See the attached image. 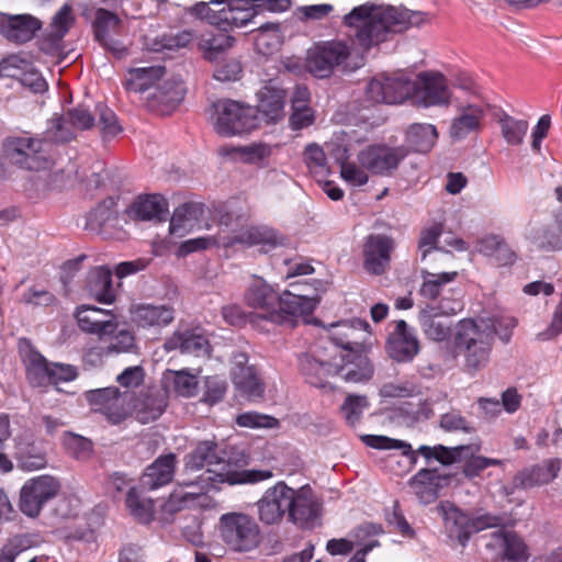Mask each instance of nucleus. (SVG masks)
Instances as JSON below:
<instances>
[{"label":"nucleus","instance_id":"1","mask_svg":"<svg viewBox=\"0 0 562 562\" xmlns=\"http://www.w3.org/2000/svg\"><path fill=\"white\" fill-rule=\"evenodd\" d=\"M244 300L249 307L256 310L249 316L250 324L265 331H270V327L276 325L294 326L299 317L312 314L319 302L316 296L295 288L279 294L263 278L257 276H252L248 283Z\"/></svg>","mask_w":562,"mask_h":562},{"label":"nucleus","instance_id":"2","mask_svg":"<svg viewBox=\"0 0 562 562\" xmlns=\"http://www.w3.org/2000/svg\"><path fill=\"white\" fill-rule=\"evenodd\" d=\"M358 44L368 50L386 41L390 33H398L409 25L405 11L394 7L364 3L353 8L344 16Z\"/></svg>","mask_w":562,"mask_h":562},{"label":"nucleus","instance_id":"3","mask_svg":"<svg viewBox=\"0 0 562 562\" xmlns=\"http://www.w3.org/2000/svg\"><path fill=\"white\" fill-rule=\"evenodd\" d=\"M497 327L486 319L464 318L458 322L453 345L458 355L463 358V369L475 374L485 368L495 340Z\"/></svg>","mask_w":562,"mask_h":562},{"label":"nucleus","instance_id":"4","mask_svg":"<svg viewBox=\"0 0 562 562\" xmlns=\"http://www.w3.org/2000/svg\"><path fill=\"white\" fill-rule=\"evenodd\" d=\"M203 468H206V473L213 475L207 480H217L229 484L257 483L272 476V472L266 470H235L232 460H226L221 456L217 443L212 440L199 442L184 459L187 471H199Z\"/></svg>","mask_w":562,"mask_h":562},{"label":"nucleus","instance_id":"5","mask_svg":"<svg viewBox=\"0 0 562 562\" xmlns=\"http://www.w3.org/2000/svg\"><path fill=\"white\" fill-rule=\"evenodd\" d=\"M442 518L443 532L452 543L464 548L473 533L503 525V519L491 514L472 516L453 503L443 501L437 505Z\"/></svg>","mask_w":562,"mask_h":562},{"label":"nucleus","instance_id":"6","mask_svg":"<svg viewBox=\"0 0 562 562\" xmlns=\"http://www.w3.org/2000/svg\"><path fill=\"white\" fill-rule=\"evenodd\" d=\"M216 531L222 542L234 552H250L258 548L261 540L256 520L238 512L223 514L218 518Z\"/></svg>","mask_w":562,"mask_h":562},{"label":"nucleus","instance_id":"7","mask_svg":"<svg viewBox=\"0 0 562 562\" xmlns=\"http://www.w3.org/2000/svg\"><path fill=\"white\" fill-rule=\"evenodd\" d=\"M213 126L222 136L248 133L258 126L255 110L238 101L223 99L213 103Z\"/></svg>","mask_w":562,"mask_h":562},{"label":"nucleus","instance_id":"8","mask_svg":"<svg viewBox=\"0 0 562 562\" xmlns=\"http://www.w3.org/2000/svg\"><path fill=\"white\" fill-rule=\"evenodd\" d=\"M44 143L32 137H10L3 143L7 158L14 165L32 171H45L50 167V159L44 150Z\"/></svg>","mask_w":562,"mask_h":562},{"label":"nucleus","instance_id":"9","mask_svg":"<svg viewBox=\"0 0 562 562\" xmlns=\"http://www.w3.org/2000/svg\"><path fill=\"white\" fill-rule=\"evenodd\" d=\"M85 397L94 412L112 424L123 422L131 411L132 395L114 386L87 391Z\"/></svg>","mask_w":562,"mask_h":562},{"label":"nucleus","instance_id":"10","mask_svg":"<svg viewBox=\"0 0 562 562\" xmlns=\"http://www.w3.org/2000/svg\"><path fill=\"white\" fill-rule=\"evenodd\" d=\"M59 490L60 483L52 475H40L26 481L20 492V510L30 518H36Z\"/></svg>","mask_w":562,"mask_h":562},{"label":"nucleus","instance_id":"11","mask_svg":"<svg viewBox=\"0 0 562 562\" xmlns=\"http://www.w3.org/2000/svg\"><path fill=\"white\" fill-rule=\"evenodd\" d=\"M490 558L506 560L508 562H527L530 551L526 542L518 535L498 529L481 538Z\"/></svg>","mask_w":562,"mask_h":562},{"label":"nucleus","instance_id":"12","mask_svg":"<svg viewBox=\"0 0 562 562\" xmlns=\"http://www.w3.org/2000/svg\"><path fill=\"white\" fill-rule=\"evenodd\" d=\"M414 90L411 97L415 103L425 108L447 106L451 102L452 92L446 77L440 72L425 71L413 81Z\"/></svg>","mask_w":562,"mask_h":562},{"label":"nucleus","instance_id":"13","mask_svg":"<svg viewBox=\"0 0 562 562\" xmlns=\"http://www.w3.org/2000/svg\"><path fill=\"white\" fill-rule=\"evenodd\" d=\"M407 156L403 146L371 145L358 154V162L372 175L391 176Z\"/></svg>","mask_w":562,"mask_h":562},{"label":"nucleus","instance_id":"14","mask_svg":"<svg viewBox=\"0 0 562 562\" xmlns=\"http://www.w3.org/2000/svg\"><path fill=\"white\" fill-rule=\"evenodd\" d=\"M128 313L134 326L153 333H159L176 318V310L170 304L132 303Z\"/></svg>","mask_w":562,"mask_h":562},{"label":"nucleus","instance_id":"15","mask_svg":"<svg viewBox=\"0 0 562 562\" xmlns=\"http://www.w3.org/2000/svg\"><path fill=\"white\" fill-rule=\"evenodd\" d=\"M413 90V81L405 77L379 76L368 83L366 91L375 103L396 104L409 98Z\"/></svg>","mask_w":562,"mask_h":562},{"label":"nucleus","instance_id":"16","mask_svg":"<svg viewBox=\"0 0 562 562\" xmlns=\"http://www.w3.org/2000/svg\"><path fill=\"white\" fill-rule=\"evenodd\" d=\"M231 378L235 387L249 400L262 397L265 385L255 366L248 363V355L236 351L231 357Z\"/></svg>","mask_w":562,"mask_h":562},{"label":"nucleus","instance_id":"17","mask_svg":"<svg viewBox=\"0 0 562 562\" xmlns=\"http://www.w3.org/2000/svg\"><path fill=\"white\" fill-rule=\"evenodd\" d=\"M75 318L82 331L95 335L99 339L113 336L119 328L117 317L112 311L95 306L77 307Z\"/></svg>","mask_w":562,"mask_h":562},{"label":"nucleus","instance_id":"18","mask_svg":"<svg viewBox=\"0 0 562 562\" xmlns=\"http://www.w3.org/2000/svg\"><path fill=\"white\" fill-rule=\"evenodd\" d=\"M289 520L301 528H308L319 516L321 503L308 485L290 487Z\"/></svg>","mask_w":562,"mask_h":562},{"label":"nucleus","instance_id":"19","mask_svg":"<svg viewBox=\"0 0 562 562\" xmlns=\"http://www.w3.org/2000/svg\"><path fill=\"white\" fill-rule=\"evenodd\" d=\"M256 97V110L265 123L276 124L284 119L286 92L274 80L266 82Z\"/></svg>","mask_w":562,"mask_h":562},{"label":"nucleus","instance_id":"20","mask_svg":"<svg viewBox=\"0 0 562 562\" xmlns=\"http://www.w3.org/2000/svg\"><path fill=\"white\" fill-rule=\"evenodd\" d=\"M370 325L366 321L353 319L330 326V340L347 351L346 355L362 352Z\"/></svg>","mask_w":562,"mask_h":562},{"label":"nucleus","instance_id":"21","mask_svg":"<svg viewBox=\"0 0 562 562\" xmlns=\"http://www.w3.org/2000/svg\"><path fill=\"white\" fill-rule=\"evenodd\" d=\"M290 486L284 482H278L268 488L258 501L259 519L266 525L279 522L285 513L289 514Z\"/></svg>","mask_w":562,"mask_h":562},{"label":"nucleus","instance_id":"22","mask_svg":"<svg viewBox=\"0 0 562 562\" xmlns=\"http://www.w3.org/2000/svg\"><path fill=\"white\" fill-rule=\"evenodd\" d=\"M389 356L397 362H408L419 352V342L415 333L401 319L395 324L386 344Z\"/></svg>","mask_w":562,"mask_h":562},{"label":"nucleus","instance_id":"23","mask_svg":"<svg viewBox=\"0 0 562 562\" xmlns=\"http://www.w3.org/2000/svg\"><path fill=\"white\" fill-rule=\"evenodd\" d=\"M76 22L72 7L65 3L52 18V22L41 42V49L47 54H56L61 49L63 38Z\"/></svg>","mask_w":562,"mask_h":562},{"label":"nucleus","instance_id":"24","mask_svg":"<svg viewBox=\"0 0 562 562\" xmlns=\"http://www.w3.org/2000/svg\"><path fill=\"white\" fill-rule=\"evenodd\" d=\"M393 248V239L389 236L381 234L368 236L363 245L367 271L373 274H382L389 267Z\"/></svg>","mask_w":562,"mask_h":562},{"label":"nucleus","instance_id":"25","mask_svg":"<svg viewBox=\"0 0 562 562\" xmlns=\"http://www.w3.org/2000/svg\"><path fill=\"white\" fill-rule=\"evenodd\" d=\"M232 247L239 244L244 246H261L263 251L283 246L285 238L268 226H247L229 234Z\"/></svg>","mask_w":562,"mask_h":562},{"label":"nucleus","instance_id":"26","mask_svg":"<svg viewBox=\"0 0 562 562\" xmlns=\"http://www.w3.org/2000/svg\"><path fill=\"white\" fill-rule=\"evenodd\" d=\"M41 27V21L31 14H4L0 19V34L16 44L31 41Z\"/></svg>","mask_w":562,"mask_h":562},{"label":"nucleus","instance_id":"27","mask_svg":"<svg viewBox=\"0 0 562 562\" xmlns=\"http://www.w3.org/2000/svg\"><path fill=\"white\" fill-rule=\"evenodd\" d=\"M336 375L346 382L359 383L371 379L373 367L368 357L362 352L340 355L334 361Z\"/></svg>","mask_w":562,"mask_h":562},{"label":"nucleus","instance_id":"28","mask_svg":"<svg viewBox=\"0 0 562 562\" xmlns=\"http://www.w3.org/2000/svg\"><path fill=\"white\" fill-rule=\"evenodd\" d=\"M176 467V454L169 453L160 456L151 464L146 467L138 483L148 491H156L168 485L173 480Z\"/></svg>","mask_w":562,"mask_h":562},{"label":"nucleus","instance_id":"29","mask_svg":"<svg viewBox=\"0 0 562 562\" xmlns=\"http://www.w3.org/2000/svg\"><path fill=\"white\" fill-rule=\"evenodd\" d=\"M484 116V108L479 103L459 105L458 115L451 121L449 127L450 137L454 140H461L469 134L479 132Z\"/></svg>","mask_w":562,"mask_h":562},{"label":"nucleus","instance_id":"30","mask_svg":"<svg viewBox=\"0 0 562 562\" xmlns=\"http://www.w3.org/2000/svg\"><path fill=\"white\" fill-rule=\"evenodd\" d=\"M149 491L142 484L130 486L125 495V507L130 516L139 524L148 525L155 519L156 505L154 498L147 496Z\"/></svg>","mask_w":562,"mask_h":562},{"label":"nucleus","instance_id":"31","mask_svg":"<svg viewBox=\"0 0 562 562\" xmlns=\"http://www.w3.org/2000/svg\"><path fill=\"white\" fill-rule=\"evenodd\" d=\"M167 351L179 349L182 353L195 357L209 356L211 345L207 337L195 330L175 331L164 345Z\"/></svg>","mask_w":562,"mask_h":562},{"label":"nucleus","instance_id":"32","mask_svg":"<svg viewBox=\"0 0 562 562\" xmlns=\"http://www.w3.org/2000/svg\"><path fill=\"white\" fill-rule=\"evenodd\" d=\"M447 481L437 470L422 469L408 482V485L422 504H430L439 496V491Z\"/></svg>","mask_w":562,"mask_h":562},{"label":"nucleus","instance_id":"33","mask_svg":"<svg viewBox=\"0 0 562 562\" xmlns=\"http://www.w3.org/2000/svg\"><path fill=\"white\" fill-rule=\"evenodd\" d=\"M442 233L439 224H435L422 232L418 248L422 252V260H426L430 256L429 263L432 269L447 267L453 260V254L437 247L438 238Z\"/></svg>","mask_w":562,"mask_h":562},{"label":"nucleus","instance_id":"34","mask_svg":"<svg viewBox=\"0 0 562 562\" xmlns=\"http://www.w3.org/2000/svg\"><path fill=\"white\" fill-rule=\"evenodd\" d=\"M336 356L328 359L321 356L305 355L301 359V370L306 381L315 387H326L328 378L336 375L334 361Z\"/></svg>","mask_w":562,"mask_h":562},{"label":"nucleus","instance_id":"35","mask_svg":"<svg viewBox=\"0 0 562 562\" xmlns=\"http://www.w3.org/2000/svg\"><path fill=\"white\" fill-rule=\"evenodd\" d=\"M232 221V214H223L218 222L221 228L216 235L188 239L181 244L179 248L180 252L182 255H188L194 251L210 249L212 247H232V241H229V234L227 232Z\"/></svg>","mask_w":562,"mask_h":562},{"label":"nucleus","instance_id":"36","mask_svg":"<svg viewBox=\"0 0 562 562\" xmlns=\"http://www.w3.org/2000/svg\"><path fill=\"white\" fill-rule=\"evenodd\" d=\"M131 217L143 221H164L169 213L167 200L160 194L139 196L131 205Z\"/></svg>","mask_w":562,"mask_h":562},{"label":"nucleus","instance_id":"37","mask_svg":"<svg viewBox=\"0 0 562 562\" xmlns=\"http://www.w3.org/2000/svg\"><path fill=\"white\" fill-rule=\"evenodd\" d=\"M212 3H224L223 29L243 27L252 22L257 15L251 0H212Z\"/></svg>","mask_w":562,"mask_h":562},{"label":"nucleus","instance_id":"38","mask_svg":"<svg viewBox=\"0 0 562 562\" xmlns=\"http://www.w3.org/2000/svg\"><path fill=\"white\" fill-rule=\"evenodd\" d=\"M561 469L559 460H549L548 462L535 465L515 475L513 484L515 488H530L537 485L551 482Z\"/></svg>","mask_w":562,"mask_h":562},{"label":"nucleus","instance_id":"39","mask_svg":"<svg viewBox=\"0 0 562 562\" xmlns=\"http://www.w3.org/2000/svg\"><path fill=\"white\" fill-rule=\"evenodd\" d=\"M204 215L203 205L187 202L178 206L171 216L169 231L171 234L183 235L200 228V220Z\"/></svg>","mask_w":562,"mask_h":562},{"label":"nucleus","instance_id":"40","mask_svg":"<svg viewBox=\"0 0 562 562\" xmlns=\"http://www.w3.org/2000/svg\"><path fill=\"white\" fill-rule=\"evenodd\" d=\"M322 44L334 69L340 68L345 72H352L362 66V59L353 58L347 41L331 40Z\"/></svg>","mask_w":562,"mask_h":562},{"label":"nucleus","instance_id":"41","mask_svg":"<svg viewBox=\"0 0 562 562\" xmlns=\"http://www.w3.org/2000/svg\"><path fill=\"white\" fill-rule=\"evenodd\" d=\"M442 314L435 306L427 305L422 308L418 322L424 334L434 341H443L451 331L449 322L441 319Z\"/></svg>","mask_w":562,"mask_h":562},{"label":"nucleus","instance_id":"42","mask_svg":"<svg viewBox=\"0 0 562 562\" xmlns=\"http://www.w3.org/2000/svg\"><path fill=\"white\" fill-rule=\"evenodd\" d=\"M380 533H382V528L379 525L368 522L357 527L352 537L356 538L358 550L348 562H366V555L380 546V542L375 539Z\"/></svg>","mask_w":562,"mask_h":562},{"label":"nucleus","instance_id":"43","mask_svg":"<svg viewBox=\"0 0 562 562\" xmlns=\"http://www.w3.org/2000/svg\"><path fill=\"white\" fill-rule=\"evenodd\" d=\"M89 291L98 302L113 303L116 294L111 271L104 267L94 269L89 278Z\"/></svg>","mask_w":562,"mask_h":562},{"label":"nucleus","instance_id":"44","mask_svg":"<svg viewBox=\"0 0 562 562\" xmlns=\"http://www.w3.org/2000/svg\"><path fill=\"white\" fill-rule=\"evenodd\" d=\"M235 44V38L225 33H218L209 37H203L198 46L204 60L215 64L225 57V54Z\"/></svg>","mask_w":562,"mask_h":562},{"label":"nucleus","instance_id":"45","mask_svg":"<svg viewBox=\"0 0 562 562\" xmlns=\"http://www.w3.org/2000/svg\"><path fill=\"white\" fill-rule=\"evenodd\" d=\"M166 69L162 66H149L134 68L128 71L125 81L127 90L134 92H144L165 76Z\"/></svg>","mask_w":562,"mask_h":562},{"label":"nucleus","instance_id":"46","mask_svg":"<svg viewBox=\"0 0 562 562\" xmlns=\"http://www.w3.org/2000/svg\"><path fill=\"white\" fill-rule=\"evenodd\" d=\"M115 222H117V211L114 198H106L87 215V228L93 232H100Z\"/></svg>","mask_w":562,"mask_h":562},{"label":"nucleus","instance_id":"47","mask_svg":"<svg viewBox=\"0 0 562 562\" xmlns=\"http://www.w3.org/2000/svg\"><path fill=\"white\" fill-rule=\"evenodd\" d=\"M29 382L33 386H46L49 383L50 363L37 351L29 350L24 355Z\"/></svg>","mask_w":562,"mask_h":562},{"label":"nucleus","instance_id":"48","mask_svg":"<svg viewBox=\"0 0 562 562\" xmlns=\"http://www.w3.org/2000/svg\"><path fill=\"white\" fill-rule=\"evenodd\" d=\"M164 382L167 387L172 390L180 396L191 397L198 390V376L188 370H167L164 373Z\"/></svg>","mask_w":562,"mask_h":562},{"label":"nucleus","instance_id":"49","mask_svg":"<svg viewBox=\"0 0 562 562\" xmlns=\"http://www.w3.org/2000/svg\"><path fill=\"white\" fill-rule=\"evenodd\" d=\"M437 130L431 124H413L407 131V143L414 150L427 153L437 140Z\"/></svg>","mask_w":562,"mask_h":562},{"label":"nucleus","instance_id":"50","mask_svg":"<svg viewBox=\"0 0 562 562\" xmlns=\"http://www.w3.org/2000/svg\"><path fill=\"white\" fill-rule=\"evenodd\" d=\"M529 240L540 250L557 251L562 249V234L547 226H532L528 231Z\"/></svg>","mask_w":562,"mask_h":562},{"label":"nucleus","instance_id":"51","mask_svg":"<svg viewBox=\"0 0 562 562\" xmlns=\"http://www.w3.org/2000/svg\"><path fill=\"white\" fill-rule=\"evenodd\" d=\"M202 493V488L200 492H184L182 490H175L169 497L161 505V520L165 522L172 521V518L179 512L186 509L189 504L193 503L199 494Z\"/></svg>","mask_w":562,"mask_h":562},{"label":"nucleus","instance_id":"52","mask_svg":"<svg viewBox=\"0 0 562 562\" xmlns=\"http://www.w3.org/2000/svg\"><path fill=\"white\" fill-rule=\"evenodd\" d=\"M502 136L508 145L518 146L522 144L528 132L529 124L526 120H518L503 113L497 120Z\"/></svg>","mask_w":562,"mask_h":562},{"label":"nucleus","instance_id":"53","mask_svg":"<svg viewBox=\"0 0 562 562\" xmlns=\"http://www.w3.org/2000/svg\"><path fill=\"white\" fill-rule=\"evenodd\" d=\"M457 276V271L434 273L427 270H422L423 283L419 289L420 295L429 300L437 299L440 294L441 288L445 284L452 282Z\"/></svg>","mask_w":562,"mask_h":562},{"label":"nucleus","instance_id":"54","mask_svg":"<svg viewBox=\"0 0 562 562\" xmlns=\"http://www.w3.org/2000/svg\"><path fill=\"white\" fill-rule=\"evenodd\" d=\"M305 65L310 74L321 79L328 78L334 71L322 42L307 50Z\"/></svg>","mask_w":562,"mask_h":562},{"label":"nucleus","instance_id":"55","mask_svg":"<svg viewBox=\"0 0 562 562\" xmlns=\"http://www.w3.org/2000/svg\"><path fill=\"white\" fill-rule=\"evenodd\" d=\"M166 408V400L159 394L147 395L135 406V414L138 422L148 424L161 416Z\"/></svg>","mask_w":562,"mask_h":562},{"label":"nucleus","instance_id":"56","mask_svg":"<svg viewBox=\"0 0 562 562\" xmlns=\"http://www.w3.org/2000/svg\"><path fill=\"white\" fill-rule=\"evenodd\" d=\"M77 132L71 120H69L68 113H65L61 116L55 115L50 119L46 135L55 143H67L77 136Z\"/></svg>","mask_w":562,"mask_h":562},{"label":"nucleus","instance_id":"57","mask_svg":"<svg viewBox=\"0 0 562 562\" xmlns=\"http://www.w3.org/2000/svg\"><path fill=\"white\" fill-rule=\"evenodd\" d=\"M184 95V87L181 80L172 79L167 80L162 85H159L155 92L153 93V98L167 106L173 108L179 104Z\"/></svg>","mask_w":562,"mask_h":562},{"label":"nucleus","instance_id":"58","mask_svg":"<svg viewBox=\"0 0 562 562\" xmlns=\"http://www.w3.org/2000/svg\"><path fill=\"white\" fill-rule=\"evenodd\" d=\"M120 24L121 20L115 13L105 9H98L93 23L95 38L102 45H108L110 33L115 31Z\"/></svg>","mask_w":562,"mask_h":562},{"label":"nucleus","instance_id":"59","mask_svg":"<svg viewBox=\"0 0 562 562\" xmlns=\"http://www.w3.org/2000/svg\"><path fill=\"white\" fill-rule=\"evenodd\" d=\"M281 44V30L279 23H267L258 27L256 37L257 48L262 54H270Z\"/></svg>","mask_w":562,"mask_h":562},{"label":"nucleus","instance_id":"60","mask_svg":"<svg viewBox=\"0 0 562 562\" xmlns=\"http://www.w3.org/2000/svg\"><path fill=\"white\" fill-rule=\"evenodd\" d=\"M363 442L374 449L382 450H392L398 449L402 450L404 456H409L413 462L416 461V454L412 450V446L405 441L392 439L386 436H376V435H366L362 437Z\"/></svg>","mask_w":562,"mask_h":562},{"label":"nucleus","instance_id":"61","mask_svg":"<svg viewBox=\"0 0 562 562\" xmlns=\"http://www.w3.org/2000/svg\"><path fill=\"white\" fill-rule=\"evenodd\" d=\"M213 78L221 82L236 81L243 72L241 64L234 57H223L222 60L214 64Z\"/></svg>","mask_w":562,"mask_h":562},{"label":"nucleus","instance_id":"62","mask_svg":"<svg viewBox=\"0 0 562 562\" xmlns=\"http://www.w3.org/2000/svg\"><path fill=\"white\" fill-rule=\"evenodd\" d=\"M63 445L76 459H87L92 453V442L89 439L72 432L64 434Z\"/></svg>","mask_w":562,"mask_h":562},{"label":"nucleus","instance_id":"63","mask_svg":"<svg viewBox=\"0 0 562 562\" xmlns=\"http://www.w3.org/2000/svg\"><path fill=\"white\" fill-rule=\"evenodd\" d=\"M95 114L99 116V127L104 138L114 137L122 131L115 113L106 105L97 104Z\"/></svg>","mask_w":562,"mask_h":562},{"label":"nucleus","instance_id":"64","mask_svg":"<svg viewBox=\"0 0 562 562\" xmlns=\"http://www.w3.org/2000/svg\"><path fill=\"white\" fill-rule=\"evenodd\" d=\"M369 403L366 396L348 395L341 406V412L348 424L355 425L361 417Z\"/></svg>","mask_w":562,"mask_h":562}]
</instances>
